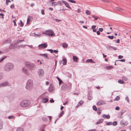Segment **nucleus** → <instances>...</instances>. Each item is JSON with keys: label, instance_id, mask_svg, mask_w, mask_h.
Here are the masks:
<instances>
[{"label": "nucleus", "instance_id": "nucleus-1", "mask_svg": "<svg viewBox=\"0 0 131 131\" xmlns=\"http://www.w3.org/2000/svg\"><path fill=\"white\" fill-rule=\"evenodd\" d=\"M25 66L30 71L35 70L36 67L35 64L34 63L29 62H27L25 63Z\"/></svg>", "mask_w": 131, "mask_h": 131}, {"label": "nucleus", "instance_id": "nucleus-2", "mask_svg": "<svg viewBox=\"0 0 131 131\" xmlns=\"http://www.w3.org/2000/svg\"><path fill=\"white\" fill-rule=\"evenodd\" d=\"M14 68L13 64L10 63H6L4 67V70L7 72L9 71L12 70Z\"/></svg>", "mask_w": 131, "mask_h": 131}, {"label": "nucleus", "instance_id": "nucleus-3", "mask_svg": "<svg viewBox=\"0 0 131 131\" xmlns=\"http://www.w3.org/2000/svg\"><path fill=\"white\" fill-rule=\"evenodd\" d=\"M30 101L27 100H24L21 101L20 103V106L22 107H25L29 106Z\"/></svg>", "mask_w": 131, "mask_h": 131}, {"label": "nucleus", "instance_id": "nucleus-4", "mask_svg": "<svg viewBox=\"0 0 131 131\" xmlns=\"http://www.w3.org/2000/svg\"><path fill=\"white\" fill-rule=\"evenodd\" d=\"M43 34H45L49 36H52L54 35L53 31L51 30H47L46 31V32L42 33Z\"/></svg>", "mask_w": 131, "mask_h": 131}, {"label": "nucleus", "instance_id": "nucleus-5", "mask_svg": "<svg viewBox=\"0 0 131 131\" xmlns=\"http://www.w3.org/2000/svg\"><path fill=\"white\" fill-rule=\"evenodd\" d=\"M38 74L40 77H42L44 75L45 72L43 70L41 69H39L38 70Z\"/></svg>", "mask_w": 131, "mask_h": 131}, {"label": "nucleus", "instance_id": "nucleus-6", "mask_svg": "<svg viewBox=\"0 0 131 131\" xmlns=\"http://www.w3.org/2000/svg\"><path fill=\"white\" fill-rule=\"evenodd\" d=\"M33 85V82H27L26 88L27 89H30L32 88Z\"/></svg>", "mask_w": 131, "mask_h": 131}, {"label": "nucleus", "instance_id": "nucleus-7", "mask_svg": "<svg viewBox=\"0 0 131 131\" xmlns=\"http://www.w3.org/2000/svg\"><path fill=\"white\" fill-rule=\"evenodd\" d=\"M48 46V45L46 43H45L40 45L38 46L40 48H45Z\"/></svg>", "mask_w": 131, "mask_h": 131}, {"label": "nucleus", "instance_id": "nucleus-8", "mask_svg": "<svg viewBox=\"0 0 131 131\" xmlns=\"http://www.w3.org/2000/svg\"><path fill=\"white\" fill-rule=\"evenodd\" d=\"M126 111L124 110H121L120 112V114L121 115L118 116V118H122L123 117L122 116L124 113Z\"/></svg>", "mask_w": 131, "mask_h": 131}, {"label": "nucleus", "instance_id": "nucleus-9", "mask_svg": "<svg viewBox=\"0 0 131 131\" xmlns=\"http://www.w3.org/2000/svg\"><path fill=\"white\" fill-rule=\"evenodd\" d=\"M8 84V82H2L0 83V88L5 86Z\"/></svg>", "mask_w": 131, "mask_h": 131}, {"label": "nucleus", "instance_id": "nucleus-10", "mask_svg": "<svg viewBox=\"0 0 131 131\" xmlns=\"http://www.w3.org/2000/svg\"><path fill=\"white\" fill-rule=\"evenodd\" d=\"M128 123L127 121H125L124 119H122L120 122V124L122 125H127Z\"/></svg>", "mask_w": 131, "mask_h": 131}, {"label": "nucleus", "instance_id": "nucleus-11", "mask_svg": "<svg viewBox=\"0 0 131 131\" xmlns=\"http://www.w3.org/2000/svg\"><path fill=\"white\" fill-rule=\"evenodd\" d=\"M23 72V73L26 74H29V72L28 70L25 68H23L22 69Z\"/></svg>", "mask_w": 131, "mask_h": 131}, {"label": "nucleus", "instance_id": "nucleus-12", "mask_svg": "<svg viewBox=\"0 0 131 131\" xmlns=\"http://www.w3.org/2000/svg\"><path fill=\"white\" fill-rule=\"evenodd\" d=\"M63 3L66 6L70 9H71V8L70 7L69 4L65 1H62Z\"/></svg>", "mask_w": 131, "mask_h": 131}, {"label": "nucleus", "instance_id": "nucleus-13", "mask_svg": "<svg viewBox=\"0 0 131 131\" xmlns=\"http://www.w3.org/2000/svg\"><path fill=\"white\" fill-rule=\"evenodd\" d=\"M54 90V88L52 85L51 84L49 87L48 91L49 92H52Z\"/></svg>", "mask_w": 131, "mask_h": 131}, {"label": "nucleus", "instance_id": "nucleus-14", "mask_svg": "<svg viewBox=\"0 0 131 131\" xmlns=\"http://www.w3.org/2000/svg\"><path fill=\"white\" fill-rule=\"evenodd\" d=\"M105 103L104 101H101L98 102L96 104L97 105L100 106L101 105L104 104Z\"/></svg>", "mask_w": 131, "mask_h": 131}, {"label": "nucleus", "instance_id": "nucleus-15", "mask_svg": "<svg viewBox=\"0 0 131 131\" xmlns=\"http://www.w3.org/2000/svg\"><path fill=\"white\" fill-rule=\"evenodd\" d=\"M68 85L65 84H63V85L61 86V88L63 90H65L66 89L68 88Z\"/></svg>", "mask_w": 131, "mask_h": 131}, {"label": "nucleus", "instance_id": "nucleus-16", "mask_svg": "<svg viewBox=\"0 0 131 131\" xmlns=\"http://www.w3.org/2000/svg\"><path fill=\"white\" fill-rule=\"evenodd\" d=\"M32 18H33L32 17L30 16H28V18L27 19V24H29V22L30 21V20L32 19Z\"/></svg>", "mask_w": 131, "mask_h": 131}, {"label": "nucleus", "instance_id": "nucleus-17", "mask_svg": "<svg viewBox=\"0 0 131 131\" xmlns=\"http://www.w3.org/2000/svg\"><path fill=\"white\" fill-rule=\"evenodd\" d=\"M49 100V99L47 98H43L42 99V102L43 103H45L47 102Z\"/></svg>", "mask_w": 131, "mask_h": 131}, {"label": "nucleus", "instance_id": "nucleus-18", "mask_svg": "<svg viewBox=\"0 0 131 131\" xmlns=\"http://www.w3.org/2000/svg\"><path fill=\"white\" fill-rule=\"evenodd\" d=\"M63 62V64L64 65L66 64L67 62V60L66 58H64L63 59L62 61H61V62Z\"/></svg>", "mask_w": 131, "mask_h": 131}, {"label": "nucleus", "instance_id": "nucleus-19", "mask_svg": "<svg viewBox=\"0 0 131 131\" xmlns=\"http://www.w3.org/2000/svg\"><path fill=\"white\" fill-rule=\"evenodd\" d=\"M104 120V119H101L99 120L96 123V124H99L101 123L102 122H103Z\"/></svg>", "mask_w": 131, "mask_h": 131}, {"label": "nucleus", "instance_id": "nucleus-20", "mask_svg": "<svg viewBox=\"0 0 131 131\" xmlns=\"http://www.w3.org/2000/svg\"><path fill=\"white\" fill-rule=\"evenodd\" d=\"M102 117L103 118L105 117L107 119H109L110 118V116L109 115H106L105 114H104L102 116Z\"/></svg>", "mask_w": 131, "mask_h": 131}, {"label": "nucleus", "instance_id": "nucleus-21", "mask_svg": "<svg viewBox=\"0 0 131 131\" xmlns=\"http://www.w3.org/2000/svg\"><path fill=\"white\" fill-rule=\"evenodd\" d=\"M62 47L64 48H67L68 47V45L66 43L64 42L62 43Z\"/></svg>", "mask_w": 131, "mask_h": 131}, {"label": "nucleus", "instance_id": "nucleus-22", "mask_svg": "<svg viewBox=\"0 0 131 131\" xmlns=\"http://www.w3.org/2000/svg\"><path fill=\"white\" fill-rule=\"evenodd\" d=\"M51 5L52 6H55L57 5V2H51Z\"/></svg>", "mask_w": 131, "mask_h": 131}, {"label": "nucleus", "instance_id": "nucleus-23", "mask_svg": "<svg viewBox=\"0 0 131 131\" xmlns=\"http://www.w3.org/2000/svg\"><path fill=\"white\" fill-rule=\"evenodd\" d=\"M78 59V58L77 57H76V56H73V60L75 62H77Z\"/></svg>", "mask_w": 131, "mask_h": 131}, {"label": "nucleus", "instance_id": "nucleus-24", "mask_svg": "<svg viewBox=\"0 0 131 131\" xmlns=\"http://www.w3.org/2000/svg\"><path fill=\"white\" fill-rule=\"evenodd\" d=\"M16 131H24L23 128L21 127L18 128Z\"/></svg>", "mask_w": 131, "mask_h": 131}, {"label": "nucleus", "instance_id": "nucleus-25", "mask_svg": "<svg viewBox=\"0 0 131 131\" xmlns=\"http://www.w3.org/2000/svg\"><path fill=\"white\" fill-rule=\"evenodd\" d=\"M105 68L106 69H110L113 68V67L111 66H106Z\"/></svg>", "mask_w": 131, "mask_h": 131}, {"label": "nucleus", "instance_id": "nucleus-26", "mask_svg": "<svg viewBox=\"0 0 131 131\" xmlns=\"http://www.w3.org/2000/svg\"><path fill=\"white\" fill-rule=\"evenodd\" d=\"M10 42V39H7L3 43V44H4L6 43H9Z\"/></svg>", "mask_w": 131, "mask_h": 131}, {"label": "nucleus", "instance_id": "nucleus-27", "mask_svg": "<svg viewBox=\"0 0 131 131\" xmlns=\"http://www.w3.org/2000/svg\"><path fill=\"white\" fill-rule=\"evenodd\" d=\"M92 95L90 94H88V98L89 100H91L92 99Z\"/></svg>", "mask_w": 131, "mask_h": 131}, {"label": "nucleus", "instance_id": "nucleus-28", "mask_svg": "<svg viewBox=\"0 0 131 131\" xmlns=\"http://www.w3.org/2000/svg\"><path fill=\"white\" fill-rule=\"evenodd\" d=\"M109 49H113L114 50H117L116 48L111 46H109Z\"/></svg>", "mask_w": 131, "mask_h": 131}, {"label": "nucleus", "instance_id": "nucleus-29", "mask_svg": "<svg viewBox=\"0 0 131 131\" xmlns=\"http://www.w3.org/2000/svg\"><path fill=\"white\" fill-rule=\"evenodd\" d=\"M40 56H44V57L46 58H48V57L47 54L46 53H45L43 54H40Z\"/></svg>", "mask_w": 131, "mask_h": 131}, {"label": "nucleus", "instance_id": "nucleus-30", "mask_svg": "<svg viewBox=\"0 0 131 131\" xmlns=\"http://www.w3.org/2000/svg\"><path fill=\"white\" fill-rule=\"evenodd\" d=\"M19 25L21 27H23V26L24 24L21 20H20V22L19 23Z\"/></svg>", "mask_w": 131, "mask_h": 131}, {"label": "nucleus", "instance_id": "nucleus-31", "mask_svg": "<svg viewBox=\"0 0 131 131\" xmlns=\"http://www.w3.org/2000/svg\"><path fill=\"white\" fill-rule=\"evenodd\" d=\"M64 114V111H62L59 115L58 117H61L62 116V115L63 114Z\"/></svg>", "mask_w": 131, "mask_h": 131}, {"label": "nucleus", "instance_id": "nucleus-32", "mask_svg": "<svg viewBox=\"0 0 131 131\" xmlns=\"http://www.w3.org/2000/svg\"><path fill=\"white\" fill-rule=\"evenodd\" d=\"M8 118L9 119H15V117L13 115L9 116L8 117Z\"/></svg>", "mask_w": 131, "mask_h": 131}, {"label": "nucleus", "instance_id": "nucleus-33", "mask_svg": "<svg viewBox=\"0 0 131 131\" xmlns=\"http://www.w3.org/2000/svg\"><path fill=\"white\" fill-rule=\"evenodd\" d=\"M86 62H91L92 63L93 62V60L92 59H89L87 60L86 61Z\"/></svg>", "mask_w": 131, "mask_h": 131}, {"label": "nucleus", "instance_id": "nucleus-34", "mask_svg": "<svg viewBox=\"0 0 131 131\" xmlns=\"http://www.w3.org/2000/svg\"><path fill=\"white\" fill-rule=\"evenodd\" d=\"M86 13L87 15H89L91 14V13L89 10H86Z\"/></svg>", "mask_w": 131, "mask_h": 131}, {"label": "nucleus", "instance_id": "nucleus-35", "mask_svg": "<svg viewBox=\"0 0 131 131\" xmlns=\"http://www.w3.org/2000/svg\"><path fill=\"white\" fill-rule=\"evenodd\" d=\"M3 123L2 122L0 121V129L2 128Z\"/></svg>", "mask_w": 131, "mask_h": 131}, {"label": "nucleus", "instance_id": "nucleus-36", "mask_svg": "<svg viewBox=\"0 0 131 131\" xmlns=\"http://www.w3.org/2000/svg\"><path fill=\"white\" fill-rule=\"evenodd\" d=\"M120 97L118 96H117L114 99V101H117L120 99Z\"/></svg>", "mask_w": 131, "mask_h": 131}, {"label": "nucleus", "instance_id": "nucleus-37", "mask_svg": "<svg viewBox=\"0 0 131 131\" xmlns=\"http://www.w3.org/2000/svg\"><path fill=\"white\" fill-rule=\"evenodd\" d=\"M6 57V56H4L3 57H2L0 59V62L4 60Z\"/></svg>", "mask_w": 131, "mask_h": 131}, {"label": "nucleus", "instance_id": "nucleus-38", "mask_svg": "<svg viewBox=\"0 0 131 131\" xmlns=\"http://www.w3.org/2000/svg\"><path fill=\"white\" fill-rule=\"evenodd\" d=\"M84 101H80L78 103V105L81 106L82 104H83Z\"/></svg>", "mask_w": 131, "mask_h": 131}, {"label": "nucleus", "instance_id": "nucleus-39", "mask_svg": "<svg viewBox=\"0 0 131 131\" xmlns=\"http://www.w3.org/2000/svg\"><path fill=\"white\" fill-rule=\"evenodd\" d=\"M9 48L10 49H12L14 48V45L13 44H11L9 46Z\"/></svg>", "mask_w": 131, "mask_h": 131}, {"label": "nucleus", "instance_id": "nucleus-40", "mask_svg": "<svg viewBox=\"0 0 131 131\" xmlns=\"http://www.w3.org/2000/svg\"><path fill=\"white\" fill-rule=\"evenodd\" d=\"M3 77V73H0V80L2 79Z\"/></svg>", "mask_w": 131, "mask_h": 131}, {"label": "nucleus", "instance_id": "nucleus-41", "mask_svg": "<svg viewBox=\"0 0 131 131\" xmlns=\"http://www.w3.org/2000/svg\"><path fill=\"white\" fill-rule=\"evenodd\" d=\"M117 124V123L116 121H115L113 122V123H112V124H113V126L116 125Z\"/></svg>", "mask_w": 131, "mask_h": 131}, {"label": "nucleus", "instance_id": "nucleus-42", "mask_svg": "<svg viewBox=\"0 0 131 131\" xmlns=\"http://www.w3.org/2000/svg\"><path fill=\"white\" fill-rule=\"evenodd\" d=\"M93 110L96 111H97V108L96 106L94 105L93 106Z\"/></svg>", "mask_w": 131, "mask_h": 131}, {"label": "nucleus", "instance_id": "nucleus-43", "mask_svg": "<svg viewBox=\"0 0 131 131\" xmlns=\"http://www.w3.org/2000/svg\"><path fill=\"white\" fill-rule=\"evenodd\" d=\"M68 1L69 2L73 3H76V2L75 1L73 0H68Z\"/></svg>", "mask_w": 131, "mask_h": 131}, {"label": "nucleus", "instance_id": "nucleus-44", "mask_svg": "<svg viewBox=\"0 0 131 131\" xmlns=\"http://www.w3.org/2000/svg\"><path fill=\"white\" fill-rule=\"evenodd\" d=\"M107 125H110L112 124V122H108L106 123Z\"/></svg>", "mask_w": 131, "mask_h": 131}, {"label": "nucleus", "instance_id": "nucleus-45", "mask_svg": "<svg viewBox=\"0 0 131 131\" xmlns=\"http://www.w3.org/2000/svg\"><path fill=\"white\" fill-rule=\"evenodd\" d=\"M116 10H118L119 11H121L122 10H123V9H122L120 8H119L118 7H117L116 8Z\"/></svg>", "mask_w": 131, "mask_h": 131}, {"label": "nucleus", "instance_id": "nucleus-46", "mask_svg": "<svg viewBox=\"0 0 131 131\" xmlns=\"http://www.w3.org/2000/svg\"><path fill=\"white\" fill-rule=\"evenodd\" d=\"M108 37L111 39H113L114 36H108Z\"/></svg>", "mask_w": 131, "mask_h": 131}, {"label": "nucleus", "instance_id": "nucleus-47", "mask_svg": "<svg viewBox=\"0 0 131 131\" xmlns=\"http://www.w3.org/2000/svg\"><path fill=\"white\" fill-rule=\"evenodd\" d=\"M122 78L123 79V80L125 81H127V79L126 77H123Z\"/></svg>", "mask_w": 131, "mask_h": 131}, {"label": "nucleus", "instance_id": "nucleus-48", "mask_svg": "<svg viewBox=\"0 0 131 131\" xmlns=\"http://www.w3.org/2000/svg\"><path fill=\"white\" fill-rule=\"evenodd\" d=\"M125 99L128 102H129V100L128 96H126L125 97Z\"/></svg>", "mask_w": 131, "mask_h": 131}, {"label": "nucleus", "instance_id": "nucleus-49", "mask_svg": "<svg viewBox=\"0 0 131 131\" xmlns=\"http://www.w3.org/2000/svg\"><path fill=\"white\" fill-rule=\"evenodd\" d=\"M101 110H99L98 109V110L97 111V113L98 114H100L101 113Z\"/></svg>", "mask_w": 131, "mask_h": 131}, {"label": "nucleus", "instance_id": "nucleus-50", "mask_svg": "<svg viewBox=\"0 0 131 131\" xmlns=\"http://www.w3.org/2000/svg\"><path fill=\"white\" fill-rule=\"evenodd\" d=\"M24 41V40H17V41L16 43H18L20 42H21V41Z\"/></svg>", "mask_w": 131, "mask_h": 131}, {"label": "nucleus", "instance_id": "nucleus-51", "mask_svg": "<svg viewBox=\"0 0 131 131\" xmlns=\"http://www.w3.org/2000/svg\"><path fill=\"white\" fill-rule=\"evenodd\" d=\"M46 127V125H42L41 127L40 128H41L42 129H44V128Z\"/></svg>", "mask_w": 131, "mask_h": 131}, {"label": "nucleus", "instance_id": "nucleus-52", "mask_svg": "<svg viewBox=\"0 0 131 131\" xmlns=\"http://www.w3.org/2000/svg\"><path fill=\"white\" fill-rule=\"evenodd\" d=\"M11 2L9 0H6V3L7 5H8V3H10Z\"/></svg>", "mask_w": 131, "mask_h": 131}, {"label": "nucleus", "instance_id": "nucleus-53", "mask_svg": "<svg viewBox=\"0 0 131 131\" xmlns=\"http://www.w3.org/2000/svg\"><path fill=\"white\" fill-rule=\"evenodd\" d=\"M41 13L43 15H44L45 14L44 13V10L43 9H42L41 10Z\"/></svg>", "mask_w": 131, "mask_h": 131}, {"label": "nucleus", "instance_id": "nucleus-54", "mask_svg": "<svg viewBox=\"0 0 131 131\" xmlns=\"http://www.w3.org/2000/svg\"><path fill=\"white\" fill-rule=\"evenodd\" d=\"M47 50L50 51L51 53H53V50L51 49H48Z\"/></svg>", "mask_w": 131, "mask_h": 131}, {"label": "nucleus", "instance_id": "nucleus-55", "mask_svg": "<svg viewBox=\"0 0 131 131\" xmlns=\"http://www.w3.org/2000/svg\"><path fill=\"white\" fill-rule=\"evenodd\" d=\"M56 78H57L58 79V81H59V82H63L58 77H56Z\"/></svg>", "mask_w": 131, "mask_h": 131}, {"label": "nucleus", "instance_id": "nucleus-56", "mask_svg": "<svg viewBox=\"0 0 131 131\" xmlns=\"http://www.w3.org/2000/svg\"><path fill=\"white\" fill-rule=\"evenodd\" d=\"M26 46V45H20L19 46V47H23V48H24V47L25 46Z\"/></svg>", "mask_w": 131, "mask_h": 131}, {"label": "nucleus", "instance_id": "nucleus-57", "mask_svg": "<svg viewBox=\"0 0 131 131\" xmlns=\"http://www.w3.org/2000/svg\"><path fill=\"white\" fill-rule=\"evenodd\" d=\"M103 29L102 28H100L99 29V31L100 32H102L103 31Z\"/></svg>", "mask_w": 131, "mask_h": 131}, {"label": "nucleus", "instance_id": "nucleus-58", "mask_svg": "<svg viewBox=\"0 0 131 131\" xmlns=\"http://www.w3.org/2000/svg\"><path fill=\"white\" fill-rule=\"evenodd\" d=\"M120 61L121 62H124L125 61V60L124 59H121V60H116V61Z\"/></svg>", "mask_w": 131, "mask_h": 131}, {"label": "nucleus", "instance_id": "nucleus-59", "mask_svg": "<svg viewBox=\"0 0 131 131\" xmlns=\"http://www.w3.org/2000/svg\"><path fill=\"white\" fill-rule=\"evenodd\" d=\"M50 102L51 103H53L54 102V101L52 99L50 100Z\"/></svg>", "mask_w": 131, "mask_h": 131}, {"label": "nucleus", "instance_id": "nucleus-60", "mask_svg": "<svg viewBox=\"0 0 131 131\" xmlns=\"http://www.w3.org/2000/svg\"><path fill=\"white\" fill-rule=\"evenodd\" d=\"M42 119L43 121H46L47 120V119L45 117H43L42 118Z\"/></svg>", "mask_w": 131, "mask_h": 131}, {"label": "nucleus", "instance_id": "nucleus-61", "mask_svg": "<svg viewBox=\"0 0 131 131\" xmlns=\"http://www.w3.org/2000/svg\"><path fill=\"white\" fill-rule=\"evenodd\" d=\"M123 56L121 55H119L118 57V58L119 59H121L123 58Z\"/></svg>", "mask_w": 131, "mask_h": 131}, {"label": "nucleus", "instance_id": "nucleus-62", "mask_svg": "<svg viewBox=\"0 0 131 131\" xmlns=\"http://www.w3.org/2000/svg\"><path fill=\"white\" fill-rule=\"evenodd\" d=\"M119 108L118 106H116L115 108V109L117 110H119Z\"/></svg>", "mask_w": 131, "mask_h": 131}, {"label": "nucleus", "instance_id": "nucleus-63", "mask_svg": "<svg viewBox=\"0 0 131 131\" xmlns=\"http://www.w3.org/2000/svg\"><path fill=\"white\" fill-rule=\"evenodd\" d=\"M55 20L56 21L58 22H60L61 21V20H60L59 19H55Z\"/></svg>", "mask_w": 131, "mask_h": 131}, {"label": "nucleus", "instance_id": "nucleus-64", "mask_svg": "<svg viewBox=\"0 0 131 131\" xmlns=\"http://www.w3.org/2000/svg\"><path fill=\"white\" fill-rule=\"evenodd\" d=\"M54 52L55 53H57L58 52V51L54 50H53Z\"/></svg>", "mask_w": 131, "mask_h": 131}]
</instances>
